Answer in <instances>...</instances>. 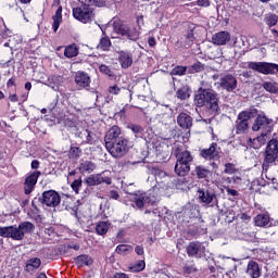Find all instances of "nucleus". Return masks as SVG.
<instances>
[{
  "label": "nucleus",
  "instance_id": "nucleus-1",
  "mask_svg": "<svg viewBox=\"0 0 278 278\" xmlns=\"http://www.w3.org/2000/svg\"><path fill=\"white\" fill-rule=\"evenodd\" d=\"M176 157L175 173L178 177H186L190 173V163L194 162V156L191 151L186 150L184 146H176L173 149Z\"/></svg>",
  "mask_w": 278,
  "mask_h": 278
},
{
  "label": "nucleus",
  "instance_id": "nucleus-2",
  "mask_svg": "<svg viewBox=\"0 0 278 278\" xmlns=\"http://www.w3.org/2000/svg\"><path fill=\"white\" fill-rule=\"evenodd\" d=\"M80 5L75 7L72 10V14L79 23L88 24L94 21V9L91 8L94 0H78Z\"/></svg>",
  "mask_w": 278,
  "mask_h": 278
},
{
  "label": "nucleus",
  "instance_id": "nucleus-3",
  "mask_svg": "<svg viewBox=\"0 0 278 278\" xmlns=\"http://www.w3.org/2000/svg\"><path fill=\"white\" fill-rule=\"evenodd\" d=\"M198 199L208 207H218V186L211 184L198 190Z\"/></svg>",
  "mask_w": 278,
  "mask_h": 278
},
{
  "label": "nucleus",
  "instance_id": "nucleus-4",
  "mask_svg": "<svg viewBox=\"0 0 278 278\" xmlns=\"http://www.w3.org/2000/svg\"><path fill=\"white\" fill-rule=\"evenodd\" d=\"M257 116V109L251 108L238 114L235 122V131L238 136L249 134V121Z\"/></svg>",
  "mask_w": 278,
  "mask_h": 278
},
{
  "label": "nucleus",
  "instance_id": "nucleus-5",
  "mask_svg": "<svg viewBox=\"0 0 278 278\" xmlns=\"http://www.w3.org/2000/svg\"><path fill=\"white\" fill-rule=\"evenodd\" d=\"M130 148L129 140L125 137L105 144L106 151L110 153V155H112V157H115V160L125 157V155L129 153Z\"/></svg>",
  "mask_w": 278,
  "mask_h": 278
},
{
  "label": "nucleus",
  "instance_id": "nucleus-6",
  "mask_svg": "<svg viewBox=\"0 0 278 278\" xmlns=\"http://www.w3.org/2000/svg\"><path fill=\"white\" fill-rule=\"evenodd\" d=\"M200 157L210 162V166L214 170H218V163L216 162H220V147L216 142L211 143L208 148L200 150Z\"/></svg>",
  "mask_w": 278,
  "mask_h": 278
},
{
  "label": "nucleus",
  "instance_id": "nucleus-7",
  "mask_svg": "<svg viewBox=\"0 0 278 278\" xmlns=\"http://www.w3.org/2000/svg\"><path fill=\"white\" fill-rule=\"evenodd\" d=\"M220 98H218V94L216 91L211 89V93H208V97L206 98L204 108V116H207L210 118H214L215 116H218L220 114Z\"/></svg>",
  "mask_w": 278,
  "mask_h": 278
},
{
  "label": "nucleus",
  "instance_id": "nucleus-8",
  "mask_svg": "<svg viewBox=\"0 0 278 278\" xmlns=\"http://www.w3.org/2000/svg\"><path fill=\"white\" fill-rule=\"evenodd\" d=\"M36 226L31 222H23L18 226H9V238L11 240H25V233H31Z\"/></svg>",
  "mask_w": 278,
  "mask_h": 278
},
{
  "label": "nucleus",
  "instance_id": "nucleus-9",
  "mask_svg": "<svg viewBox=\"0 0 278 278\" xmlns=\"http://www.w3.org/2000/svg\"><path fill=\"white\" fill-rule=\"evenodd\" d=\"M113 31L118 34V36H123V38H126L127 40H132L134 42L140 38V33H138L136 27L127 26L121 21H115L113 23Z\"/></svg>",
  "mask_w": 278,
  "mask_h": 278
},
{
  "label": "nucleus",
  "instance_id": "nucleus-10",
  "mask_svg": "<svg viewBox=\"0 0 278 278\" xmlns=\"http://www.w3.org/2000/svg\"><path fill=\"white\" fill-rule=\"evenodd\" d=\"M278 157V140L271 139L267 143L265 150V157L263 162V170H268L270 168V164L275 163Z\"/></svg>",
  "mask_w": 278,
  "mask_h": 278
},
{
  "label": "nucleus",
  "instance_id": "nucleus-11",
  "mask_svg": "<svg viewBox=\"0 0 278 278\" xmlns=\"http://www.w3.org/2000/svg\"><path fill=\"white\" fill-rule=\"evenodd\" d=\"M38 201L41 205H46L47 207H58V205L62 203V197L58 191L50 189L43 191Z\"/></svg>",
  "mask_w": 278,
  "mask_h": 278
},
{
  "label": "nucleus",
  "instance_id": "nucleus-12",
  "mask_svg": "<svg viewBox=\"0 0 278 278\" xmlns=\"http://www.w3.org/2000/svg\"><path fill=\"white\" fill-rule=\"evenodd\" d=\"M254 131H265V134H270L273 131V119L266 117L264 113H257L254 124L252 126Z\"/></svg>",
  "mask_w": 278,
  "mask_h": 278
},
{
  "label": "nucleus",
  "instance_id": "nucleus-13",
  "mask_svg": "<svg viewBox=\"0 0 278 278\" xmlns=\"http://www.w3.org/2000/svg\"><path fill=\"white\" fill-rule=\"evenodd\" d=\"M217 86L226 92H233L238 88V78L232 74H220Z\"/></svg>",
  "mask_w": 278,
  "mask_h": 278
},
{
  "label": "nucleus",
  "instance_id": "nucleus-14",
  "mask_svg": "<svg viewBox=\"0 0 278 278\" xmlns=\"http://www.w3.org/2000/svg\"><path fill=\"white\" fill-rule=\"evenodd\" d=\"M42 175L40 170H35L29 173L24 181V192L25 194H31L34 192V188H36V184H38V178Z\"/></svg>",
  "mask_w": 278,
  "mask_h": 278
},
{
  "label": "nucleus",
  "instance_id": "nucleus-15",
  "mask_svg": "<svg viewBox=\"0 0 278 278\" xmlns=\"http://www.w3.org/2000/svg\"><path fill=\"white\" fill-rule=\"evenodd\" d=\"M186 251L189 257H195L199 260L203 257V254L205 253V245L199 241H192L189 243V247H187Z\"/></svg>",
  "mask_w": 278,
  "mask_h": 278
},
{
  "label": "nucleus",
  "instance_id": "nucleus-16",
  "mask_svg": "<svg viewBox=\"0 0 278 278\" xmlns=\"http://www.w3.org/2000/svg\"><path fill=\"white\" fill-rule=\"evenodd\" d=\"M132 197L138 210H142L144 205H153L156 201L155 197L151 195V193L132 194Z\"/></svg>",
  "mask_w": 278,
  "mask_h": 278
},
{
  "label": "nucleus",
  "instance_id": "nucleus-17",
  "mask_svg": "<svg viewBox=\"0 0 278 278\" xmlns=\"http://www.w3.org/2000/svg\"><path fill=\"white\" fill-rule=\"evenodd\" d=\"M211 92H212V89H205L203 87H200L194 93V98H193V103L195 108H203Z\"/></svg>",
  "mask_w": 278,
  "mask_h": 278
},
{
  "label": "nucleus",
  "instance_id": "nucleus-18",
  "mask_svg": "<svg viewBox=\"0 0 278 278\" xmlns=\"http://www.w3.org/2000/svg\"><path fill=\"white\" fill-rule=\"evenodd\" d=\"M74 81L80 90H88V88H90V75H88L86 72L78 71L75 74Z\"/></svg>",
  "mask_w": 278,
  "mask_h": 278
},
{
  "label": "nucleus",
  "instance_id": "nucleus-19",
  "mask_svg": "<svg viewBox=\"0 0 278 278\" xmlns=\"http://www.w3.org/2000/svg\"><path fill=\"white\" fill-rule=\"evenodd\" d=\"M121 127L118 126H112L108 132L104 136V144H110L112 142H116L117 140H121V138H125L122 136Z\"/></svg>",
  "mask_w": 278,
  "mask_h": 278
},
{
  "label": "nucleus",
  "instance_id": "nucleus-20",
  "mask_svg": "<svg viewBox=\"0 0 278 278\" xmlns=\"http://www.w3.org/2000/svg\"><path fill=\"white\" fill-rule=\"evenodd\" d=\"M229 40H231V35L229 34V31H219L216 33L212 36V42L213 45H216L217 47H223L225 45H227V42H229Z\"/></svg>",
  "mask_w": 278,
  "mask_h": 278
},
{
  "label": "nucleus",
  "instance_id": "nucleus-21",
  "mask_svg": "<svg viewBox=\"0 0 278 278\" xmlns=\"http://www.w3.org/2000/svg\"><path fill=\"white\" fill-rule=\"evenodd\" d=\"M247 275L251 278H260L262 277V267L255 261H250L245 270Z\"/></svg>",
  "mask_w": 278,
  "mask_h": 278
},
{
  "label": "nucleus",
  "instance_id": "nucleus-22",
  "mask_svg": "<svg viewBox=\"0 0 278 278\" xmlns=\"http://www.w3.org/2000/svg\"><path fill=\"white\" fill-rule=\"evenodd\" d=\"M118 62L122 68H129L131 64H134V55L127 51H119L118 52Z\"/></svg>",
  "mask_w": 278,
  "mask_h": 278
},
{
  "label": "nucleus",
  "instance_id": "nucleus-23",
  "mask_svg": "<svg viewBox=\"0 0 278 278\" xmlns=\"http://www.w3.org/2000/svg\"><path fill=\"white\" fill-rule=\"evenodd\" d=\"M97 168V164L92 161H81L78 165V170L81 175H90V173H94Z\"/></svg>",
  "mask_w": 278,
  "mask_h": 278
},
{
  "label": "nucleus",
  "instance_id": "nucleus-24",
  "mask_svg": "<svg viewBox=\"0 0 278 278\" xmlns=\"http://www.w3.org/2000/svg\"><path fill=\"white\" fill-rule=\"evenodd\" d=\"M177 124L181 129H190L192 127V116L188 115V113H180L177 116Z\"/></svg>",
  "mask_w": 278,
  "mask_h": 278
},
{
  "label": "nucleus",
  "instance_id": "nucleus-25",
  "mask_svg": "<svg viewBox=\"0 0 278 278\" xmlns=\"http://www.w3.org/2000/svg\"><path fill=\"white\" fill-rule=\"evenodd\" d=\"M266 136V132H262L261 137H256L254 139L250 138L248 141L249 147H251L252 149H261L262 147H264V144H266V139H264Z\"/></svg>",
  "mask_w": 278,
  "mask_h": 278
},
{
  "label": "nucleus",
  "instance_id": "nucleus-26",
  "mask_svg": "<svg viewBox=\"0 0 278 278\" xmlns=\"http://www.w3.org/2000/svg\"><path fill=\"white\" fill-rule=\"evenodd\" d=\"M76 265L81 268L84 266H92V257L87 254H81L75 258Z\"/></svg>",
  "mask_w": 278,
  "mask_h": 278
},
{
  "label": "nucleus",
  "instance_id": "nucleus-27",
  "mask_svg": "<svg viewBox=\"0 0 278 278\" xmlns=\"http://www.w3.org/2000/svg\"><path fill=\"white\" fill-rule=\"evenodd\" d=\"M41 264H42V261H40V258L33 257L27 262L25 266V270L26 273H34V270H37V268H40Z\"/></svg>",
  "mask_w": 278,
  "mask_h": 278
},
{
  "label": "nucleus",
  "instance_id": "nucleus-28",
  "mask_svg": "<svg viewBox=\"0 0 278 278\" xmlns=\"http://www.w3.org/2000/svg\"><path fill=\"white\" fill-rule=\"evenodd\" d=\"M52 29L53 31H58V29H60V25H62V7H59L56 9L55 14L52 16Z\"/></svg>",
  "mask_w": 278,
  "mask_h": 278
},
{
  "label": "nucleus",
  "instance_id": "nucleus-29",
  "mask_svg": "<svg viewBox=\"0 0 278 278\" xmlns=\"http://www.w3.org/2000/svg\"><path fill=\"white\" fill-rule=\"evenodd\" d=\"M194 173L198 179H206V177H210V175H212V172L203 165L195 166Z\"/></svg>",
  "mask_w": 278,
  "mask_h": 278
},
{
  "label": "nucleus",
  "instance_id": "nucleus-30",
  "mask_svg": "<svg viewBox=\"0 0 278 278\" xmlns=\"http://www.w3.org/2000/svg\"><path fill=\"white\" fill-rule=\"evenodd\" d=\"M256 227H266L270 223V216L266 214H260L254 218Z\"/></svg>",
  "mask_w": 278,
  "mask_h": 278
},
{
  "label": "nucleus",
  "instance_id": "nucleus-31",
  "mask_svg": "<svg viewBox=\"0 0 278 278\" xmlns=\"http://www.w3.org/2000/svg\"><path fill=\"white\" fill-rule=\"evenodd\" d=\"M177 99L180 101H186V99H190V87L184 86L176 91Z\"/></svg>",
  "mask_w": 278,
  "mask_h": 278
},
{
  "label": "nucleus",
  "instance_id": "nucleus-32",
  "mask_svg": "<svg viewBox=\"0 0 278 278\" xmlns=\"http://www.w3.org/2000/svg\"><path fill=\"white\" fill-rule=\"evenodd\" d=\"M65 58H77L79 55V49L76 45H70L64 50Z\"/></svg>",
  "mask_w": 278,
  "mask_h": 278
},
{
  "label": "nucleus",
  "instance_id": "nucleus-33",
  "mask_svg": "<svg viewBox=\"0 0 278 278\" xmlns=\"http://www.w3.org/2000/svg\"><path fill=\"white\" fill-rule=\"evenodd\" d=\"M127 128L130 129V131H132V134H135L136 138H142V136L144 134V128L138 124H129L127 126Z\"/></svg>",
  "mask_w": 278,
  "mask_h": 278
},
{
  "label": "nucleus",
  "instance_id": "nucleus-34",
  "mask_svg": "<svg viewBox=\"0 0 278 278\" xmlns=\"http://www.w3.org/2000/svg\"><path fill=\"white\" fill-rule=\"evenodd\" d=\"M106 173L108 172H102L101 174L96 175L98 186H100V184H106V186H112V178L108 176Z\"/></svg>",
  "mask_w": 278,
  "mask_h": 278
},
{
  "label": "nucleus",
  "instance_id": "nucleus-35",
  "mask_svg": "<svg viewBox=\"0 0 278 278\" xmlns=\"http://www.w3.org/2000/svg\"><path fill=\"white\" fill-rule=\"evenodd\" d=\"M188 71L191 75L194 73H203V71H205V65L198 61L193 63L191 66H189Z\"/></svg>",
  "mask_w": 278,
  "mask_h": 278
},
{
  "label": "nucleus",
  "instance_id": "nucleus-36",
  "mask_svg": "<svg viewBox=\"0 0 278 278\" xmlns=\"http://www.w3.org/2000/svg\"><path fill=\"white\" fill-rule=\"evenodd\" d=\"M112 47V41L109 37H102L100 39V42L98 45V49H101L102 51H110V48Z\"/></svg>",
  "mask_w": 278,
  "mask_h": 278
},
{
  "label": "nucleus",
  "instance_id": "nucleus-37",
  "mask_svg": "<svg viewBox=\"0 0 278 278\" xmlns=\"http://www.w3.org/2000/svg\"><path fill=\"white\" fill-rule=\"evenodd\" d=\"M108 229H110V227L108 226V223H105V222H100L96 226V231H97L98 236H105V233H108Z\"/></svg>",
  "mask_w": 278,
  "mask_h": 278
},
{
  "label": "nucleus",
  "instance_id": "nucleus-38",
  "mask_svg": "<svg viewBox=\"0 0 278 278\" xmlns=\"http://www.w3.org/2000/svg\"><path fill=\"white\" fill-rule=\"evenodd\" d=\"M265 21L268 27H275V25L278 23V16L277 14L270 13L266 16Z\"/></svg>",
  "mask_w": 278,
  "mask_h": 278
},
{
  "label": "nucleus",
  "instance_id": "nucleus-39",
  "mask_svg": "<svg viewBox=\"0 0 278 278\" xmlns=\"http://www.w3.org/2000/svg\"><path fill=\"white\" fill-rule=\"evenodd\" d=\"M192 45H194V33L192 30H190L187 35H186V39H185V47L187 49H190V47H192Z\"/></svg>",
  "mask_w": 278,
  "mask_h": 278
},
{
  "label": "nucleus",
  "instance_id": "nucleus-40",
  "mask_svg": "<svg viewBox=\"0 0 278 278\" xmlns=\"http://www.w3.org/2000/svg\"><path fill=\"white\" fill-rule=\"evenodd\" d=\"M147 264L144 261H138L134 266L129 267L132 273H141L144 270Z\"/></svg>",
  "mask_w": 278,
  "mask_h": 278
},
{
  "label": "nucleus",
  "instance_id": "nucleus-41",
  "mask_svg": "<svg viewBox=\"0 0 278 278\" xmlns=\"http://www.w3.org/2000/svg\"><path fill=\"white\" fill-rule=\"evenodd\" d=\"M81 186H83V180L81 178H78L72 182L71 188L75 192V194H79V190L81 189Z\"/></svg>",
  "mask_w": 278,
  "mask_h": 278
},
{
  "label": "nucleus",
  "instance_id": "nucleus-42",
  "mask_svg": "<svg viewBox=\"0 0 278 278\" xmlns=\"http://www.w3.org/2000/svg\"><path fill=\"white\" fill-rule=\"evenodd\" d=\"M186 71H188L187 66H176L175 68L172 70L170 75H176L181 77V75H186Z\"/></svg>",
  "mask_w": 278,
  "mask_h": 278
},
{
  "label": "nucleus",
  "instance_id": "nucleus-43",
  "mask_svg": "<svg viewBox=\"0 0 278 278\" xmlns=\"http://www.w3.org/2000/svg\"><path fill=\"white\" fill-rule=\"evenodd\" d=\"M156 110H157V112H161V114H159V116H162V115L164 116V115H166L170 112V105H168V104H157Z\"/></svg>",
  "mask_w": 278,
  "mask_h": 278
},
{
  "label": "nucleus",
  "instance_id": "nucleus-44",
  "mask_svg": "<svg viewBox=\"0 0 278 278\" xmlns=\"http://www.w3.org/2000/svg\"><path fill=\"white\" fill-rule=\"evenodd\" d=\"M99 71H100V73H102L103 75H106L108 77H114V72H112L110 66H108L105 64L100 65Z\"/></svg>",
  "mask_w": 278,
  "mask_h": 278
},
{
  "label": "nucleus",
  "instance_id": "nucleus-45",
  "mask_svg": "<svg viewBox=\"0 0 278 278\" xmlns=\"http://www.w3.org/2000/svg\"><path fill=\"white\" fill-rule=\"evenodd\" d=\"M197 266H194V264L192 265H189V264H186L184 267H182V273L184 275L188 276V275H192V273H197Z\"/></svg>",
  "mask_w": 278,
  "mask_h": 278
},
{
  "label": "nucleus",
  "instance_id": "nucleus-46",
  "mask_svg": "<svg viewBox=\"0 0 278 278\" xmlns=\"http://www.w3.org/2000/svg\"><path fill=\"white\" fill-rule=\"evenodd\" d=\"M130 249H131V245L119 244L116 247L115 252L118 253V255H125V253H127Z\"/></svg>",
  "mask_w": 278,
  "mask_h": 278
},
{
  "label": "nucleus",
  "instance_id": "nucleus-47",
  "mask_svg": "<svg viewBox=\"0 0 278 278\" xmlns=\"http://www.w3.org/2000/svg\"><path fill=\"white\" fill-rule=\"evenodd\" d=\"M263 88L264 90H266L267 92H271L273 94H277V87L275 86V84L273 83H264L263 84Z\"/></svg>",
  "mask_w": 278,
  "mask_h": 278
},
{
  "label": "nucleus",
  "instance_id": "nucleus-48",
  "mask_svg": "<svg viewBox=\"0 0 278 278\" xmlns=\"http://www.w3.org/2000/svg\"><path fill=\"white\" fill-rule=\"evenodd\" d=\"M236 164L233 163H226L225 164V169L224 173H226V175H233V173H236Z\"/></svg>",
  "mask_w": 278,
  "mask_h": 278
},
{
  "label": "nucleus",
  "instance_id": "nucleus-49",
  "mask_svg": "<svg viewBox=\"0 0 278 278\" xmlns=\"http://www.w3.org/2000/svg\"><path fill=\"white\" fill-rule=\"evenodd\" d=\"M87 186H99V182L97 180V175H91L86 179Z\"/></svg>",
  "mask_w": 278,
  "mask_h": 278
},
{
  "label": "nucleus",
  "instance_id": "nucleus-50",
  "mask_svg": "<svg viewBox=\"0 0 278 278\" xmlns=\"http://www.w3.org/2000/svg\"><path fill=\"white\" fill-rule=\"evenodd\" d=\"M85 144H92L94 142V137H92V134L90 130H87V134L85 135V140H83Z\"/></svg>",
  "mask_w": 278,
  "mask_h": 278
},
{
  "label": "nucleus",
  "instance_id": "nucleus-51",
  "mask_svg": "<svg viewBox=\"0 0 278 278\" xmlns=\"http://www.w3.org/2000/svg\"><path fill=\"white\" fill-rule=\"evenodd\" d=\"M0 237L1 238H10V226L0 227Z\"/></svg>",
  "mask_w": 278,
  "mask_h": 278
},
{
  "label": "nucleus",
  "instance_id": "nucleus-52",
  "mask_svg": "<svg viewBox=\"0 0 278 278\" xmlns=\"http://www.w3.org/2000/svg\"><path fill=\"white\" fill-rule=\"evenodd\" d=\"M110 199H113L114 201H118L121 199V194H118V191L111 190L109 193Z\"/></svg>",
  "mask_w": 278,
  "mask_h": 278
},
{
  "label": "nucleus",
  "instance_id": "nucleus-53",
  "mask_svg": "<svg viewBox=\"0 0 278 278\" xmlns=\"http://www.w3.org/2000/svg\"><path fill=\"white\" fill-rule=\"evenodd\" d=\"M110 94H118L121 92V88L117 85L109 87Z\"/></svg>",
  "mask_w": 278,
  "mask_h": 278
},
{
  "label": "nucleus",
  "instance_id": "nucleus-54",
  "mask_svg": "<svg viewBox=\"0 0 278 278\" xmlns=\"http://www.w3.org/2000/svg\"><path fill=\"white\" fill-rule=\"evenodd\" d=\"M197 5H200V8H207L210 5V0H198Z\"/></svg>",
  "mask_w": 278,
  "mask_h": 278
},
{
  "label": "nucleus",
  "instance_id": "nucleus-55",
  "mask_svg": "<svg viewBox=\"0 0 278 278\" xmlns=\"http://www.w3.org/2000/svg\"><path fill=\"white\" fill-rule=\"evenodd\" d=\"M45 235L46 236H53L54 233H55V228H53V227H48V228H45Z\"/></svg>",
  "mask_w": 278,
  "mask_h": 278
},
{
  "label": "nucleus",
  "instance_id": "nucleus-56",
  "mask_svg": "<svg viewBox=\"0 0 278 278\" xmlns=\"http://www.w3.org/2000/svg\"><path fill=\"white\" fill-rule=\"evenodd\" d=\"M226 192L227 194H229L230 197H238V191L235 189H231L229 187L226 188Z\"/></svg>",
  "mask_w": 278,
  "mask_h": 278
},
{
  "label": "nucleus",
  "instance_id": "nucleus-57",
  "mask_svg": "<svg viewBox=\"0 0 278 278\" xmlns=\"http://www.w3.org/2000/svg\"><path fill=\"white\" fill-rule=\"evenodd\" d=\"M87 131H88V129H83V130H80V131H78L77 134H76V136H78L79 138H80V140H86V134H87Z\"/></svg>",
  "mask_w": 278,
  "mask_h": 278
},
{
  "label": "nucleus",
  "instance_id": "nucleus-58",
  "mask_svg": "<svg viewBox=\"0 0 278 278\" xmlns=\"http://www.w3.org/2000/svg\"><path fill=\"white\" fill-rule=\"evenodd\" d=\"M135 253H137V255H144V248L142 245H137L135 248Z\"/></svg>",
  "mask_w": 278,
  "mask_h": 278
},
{
  "label": "nucleus",
  "instance_id": "nucleus-59",
  "mask_svg": "<svg viewBox=\"0 0 278 278\" xmlns=\"http://www.w3.org/2000/svg\"><path fill=\"white\" fill-rule=\"evenodd\" d=\"M93 3L97 8H103V5H105V0H93L92 5Z\"/></svg>",
  "mask_w": 278,
  "mask_h": 278
},
{
  "label": "nucleus",
  "instance_id": "nucleus-60",
  "mask_svg": "<svg viewBox=\"0 0 278 278\" xmlns=\"http://www.w3.org/2000/svg\"><path fill=\"white\" fill-rule=\"evenodd\" d=\"M33 170H38L40 168V162L38 160H34L30 164Z\"/></svg>",
  "mask_w": 278,
  "mask_h": 278
},
{
  "label": "nucleus",
  "instance_id": "nucleus-61",
  "mask_svg": "<svg viewBox=\"0 0 278 278\" xmlns=\"http://www.w3.org/2000/svg\"><path fill=\"white\" fill-rule=\"evenodd\" d=\"M113 278H129V276L125 273H116Z\"/></svg>",
  "mask_w": 278,
  "mask_h": 278
},
{
  "label": "nucleus",
  "instance_id": "nucleus-62",
  "mask_svg": "<svg viewBox=\"0 0 278 278\" xmlns=\"http://www.w3.org/2000/svg\"><path fill=\"white\" fill-rule=\"evenodd\" d=\"M10 101H12V103H16V101H18V97L16 96V93H13L9 97Z\"/></svg>",
  "mask_w": 278,
  "mask_h": 278
},
{
  "label": "nucleus",
  "instance_id": "nucleus-63",
  "mask_svg": "<svg viewBox=\"0 0 278 278\" xmlns=\"http://www.w3.org/2000/svg\"><path fill=\"white\" fill-rule=\"evenodd\" d=\"M148 45H149L150 47H155V38L150 37L149 40H148Z\"/></svg>",
  "mask_w": 278,
  "mask_h": 278
},
{
  "label": "nucleus",
  "instance_id": "nucleus-64",
  "mask_svg": "<svg viewBox=\"0 0 278 278\" xmlns=\"http://www.w3.org/2000/svg\"><path fill=\"white\" fill-rule=\"evenodd\" d=\"M71 151H73V153H76L77 157H79V153H81V150H79V148H72Z\"/></svg>",
  "mask_w": 278,
  "mask_h": 278
}]
</instances>
